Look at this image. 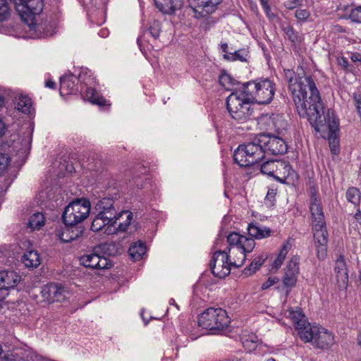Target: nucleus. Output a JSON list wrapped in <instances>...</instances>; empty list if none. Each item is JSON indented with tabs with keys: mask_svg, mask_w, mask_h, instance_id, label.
I'll list each match as a JSON object with an SVG mask.
<instances>
[{
	"mask_svg": "<svg viewBox=\"0 0 361 361\" xmlns=\"http://www.w3.org/2000/svg\"><path fill=\"white\" fill-rule=\"evenodd\" d=\"M286 75L298 114L307 118L317 132L325 131L326 129L329 130V146L331 152L337 154L339 143L336 134L338 131V120L334 111L329 109L323 116V106L319 91L312 78L305 75L302 68H298L296 73L288 71Z\"/></svg>",
	"mask_w": 361,
	"mask_h": 361,
	"instance_id": "1",
	"label": "nucleus"
},
{
	"mask_svg": "<svg viewBox=\"0 0 361 361\" xmlns=\"http://www.w3.org/2000/svg\"><path fill=\"white\" fill-rule=\"evenodd\" d=\"M310 209L312 219L313 236L317 257L319 259H324L327 255L328 232L321 201L316 196H312Z\"/></svg>",
	"mask_w": 361,
	"mask_h": 361,
	"instance_id": "2",
	"label": "nucleus"
},
{
	"mask_svg": "<svg viewBox=\"0 0 361 361\" xmlns=\"http://www.w3.org/2000/svg\"><path fill=\"white\" fill-rule=\"evenodd\" d=\"M228 243V259L233 267H240L245 261L247 252H250L255 246L253 239L238 233H231L227 236Z\"/></svg>",
	"mask_w": 361,
	"mask_h": 361,
	"instance_id": "3",
	"label": "nucleus"
},
{
	"mask_svg": "<svg viewBox=\"0 0 361 361\" xmlns=\"http://www.w3.org/2000/svg\"><path fill=\"white\" fill-rule=\"evenodd\" d=\"M252 102L249 94L243 87L242 90H235L227 97V109L231 116L237 121H242L248 118L252 111L250 103Z\"/></svg>",
	"mask_w": 361,
	"mask_h": 361,
	"instance_id": "4",
	"label": "nucleus"
},
{
	"mask_svg": "<svg viewBox=\"0 0 361 361\" xmlns=\"http://www.w3.org/2000/svg\"><path fill=\"white\" fill-rule=\"evenodd\" d=\"M263 157L262 147L259 144L257 137L253 142L240 145L234 152V159L240 166L253 165Z\"/></svg>",
	"mask_w": 361,
	"mask_h": 361,
	"instance_id": "5",
	"label": "nucleus"
},
{
	"mask_svg": "<svg viewBox=\"0 0 361 361\" xmlns=\"http://www.w3.org/2000/svg\"><path fill=\"white\" fill-rule=\"evenodd\" d=\"M243 87L249 94L252 102L255 101L261 104L269 103L275 93L274 84L268 79L250 82Z\"/></svg>",
	"mask_w": 361,
	"mask_h": 361,
	"instance_id": "6",
	"label": "nucleus"
},
{
	"mask_svg": "<svg viewBox=\"0 0 361 361\" xmlns=\"http://www.w3.org/2000/svg\"><path fill=\"white\" fill-rule=\"evenodd\" d=\"M90 202L85 199H78L71 202L63 214L64 224L75 226L84 221L90 212Z\"/></svg>",
	"mask_w": 361,
	"mask_h": 361,
	"instance_id": "7",
	"label": "nucleus"
},
{
	"mask_svg": "<svg viewBox=\"0 0 361 361\" xmlns=\"http://www.w3.org/2000/svg\"><path fill=\"white\" fill-rule=\"evenodd\" d=\"M229 322L227 314L221 308H209L198 318V324L207 330H220Z\"/></svg>",
	"mask_w": 361,
	"mask_h": 361,
	"instance_id": "8",
	"label": "nucleus"
},
{
	"mask_svg": "<svg viewBox=\"0 0 361 361\" xmlns=\"http://www.w3.org/2000/svg\"><path fill=\"white\" fill-rule=\"evenodd\" d=\"M300 274V258L298 256L292 257L286 264L283 270L282 283L286 289V296L290 293L298 282Z\"/></svg>",
	"mask_w": 361,
	"mask_h": 361,
	"instance_id": "9",
	"label": "nucleus"
},
{
	"mask_svg": "<svg viewBox=\"0 0 361 361\" xmlns=\"http://www.w3.org/2000/svg\"><path fill=\"white\" fill-rule=\"evenodd\" d=\"M231 267L233 265L226 251H217L214 253L210 267L214 276L220 279L225 278L230 274Z\"/></svg>",
	"mask_w": 361,
	"mask_h": 361,
	"instance_id": "10",
	"label": "nucleus"
},
{
	"mask_svg": "<svg viewBox=\"0 0 361 361\" xmlns=\"http://www.w3.org/2000/svg\"><path fill=\"white\" fill-rule=\"evenodd\" d=\"M257 141L262 147L263 155L266 152L271 154H281L285 153L287 150L286 142L279 137L261 134L258 135Z\"/></svg>",
	"mask_w": 361,
	"mask_h": 361,
	"instance_id": "11",
	"label": "nucleus"
},
{
	"mask_svg": "<svg viewBox=\"0 0 361 361\" xmlns=\"http://www.w3.org/2000/svg\"><path fill=\"white\" fill-rule=\"evenodd\" d=\"M189 6L197 18L213 13L221 0H188Z\"/></svg>",
	"mask_w": 361,
	"mask_h": 361,
	"instance_id": "12",
	"label": "nucleus"
},
{
	"mask_svg": "<svg viewBox=\"0 0 361 361\" xmlns=\"http://www.w3.org/2000/svg\"><path fill=\"white\" fill-rule=\"evenodd\" d=\"M20 276L13 271L0 272V300L8 295L9 288H14L20 281Z\"/></svg>",
	"mask_w": 361,
	"mask_h": 361,
	"instance_id": "13",
	"label": "nucleus"
},
{
	"mask_svg": "<svg viewBox=\"0 0 361 361\" xmlns=\"http://www.w3.org/2000/svg\"><path fill=\"white\" fill-rule=\"evenodd\" d=\"M82 265L95 269H106L111 267V262L104 257L96 253L84 255L80 258Z\"/></svg>",
	"mask_w": 361,
	"mask_h": 361,
	"instance_id": "14",
	"label": "nucleus"
},
{
	"mask_svg": "<svg viewBox=\"0 0 361 361\" xmlns=\"http://www.w3.org/2000/svg\"><path fill=\"white\" fill-rule=\"evenodd\" d=\"M95 210L99 216H103L105 221H113L116 216V211L114 207V201L111 198H103L99 200L96 206Z\"/></svg>",
	"mask_w": 361,
	"mask_h": 361,
	"instance_id": "15",
	"label": "nucleus"
},
{
	"mask_svg": "<svg viewBox=\"0 0 361 361\" xmlns=\"http://www.w3.org/2000/svg\"><path fill=\"white\" fill-rule=\"evenodd\" d=\"M41 295L43 301L50 304L65 299L64 290L56 284H49L42 288Z\"/></svg>",
	"mask_w": 361,
	"mask_h": 361,
	"instance_id": "16",
	"label": "nucleus"
},
{
	"mask_svg": "<svg viewBox=\"0 0 361 361\" xmlns=\"http://www.w3.org/2000/svg\"><path fill=\"white\" fill-rule=\"evenodd\" d=\"M334 343V335L327 329L318 326L317 331L312 341V344L317 348L326 349Z\"/></svg>",
	"mask_w": 361,
	"mask_h": 361,
	"instance_id": "17",
	"label": "nucleus"
},
{
	"mask_svg": "<svg viewBox=\"0 0 361 361\" xmlns=\"http://www.w3.org/2000/svg\"><path fill=\"white\" fill-rule=\"evenodd\" d=\"M334 273L338 288H345L348 281V274L346 263L343 256H339L336 259Z\"/></svg>",
	"mask_w": 361,
	"mask_h": 361,
	"instance_id": "18",
	"label": "nucleus"
},
{
	"mask_svg": "<svg viewBox=\"0 0 361 361\" xmlns=\"http://www.w3.org/2000/svg\"><path fill=\"white\" fill-rule=\"evenodd\" d=\"M82 233V230L80 227H73L67 226L61 227L56 230V234L59 238L64 242L69 243L78 239Z\"/></svg>",
	"mask_w": 361,
	"mask_h": 361,
	"instance_id": "19",
	"label": "nucleus"
},
{
	"mask_svg": "<svg viewBox=\"0 0 361 361\" xmlns=\"http://www.w3.org/2000/svg\"><path fill=\"white\" fill-rule=\"evenodd\" d=\"M300 324L295 329L299 338L305 343H312L319 326H312L308 321H302Z\"/></svg>",
	"mask_w": 361,
	"mask_h": 361,
	"instance_id": "20",
	"label": "nucleus"
},
{
	"mask_svg": "<svg viewBox=\"0 0 361 361\" xmlns=\"http://www.w3.org/2000/svg\"><path fill=\"white\" fill-rule=\"evenodd\" d=\"M275 172L274 178L281 183L287 180H293L295 177V172L292 170L290 166L282 161H278L277 169Z\"/></svg>",
	"mask_w": 361,
	"mask_h": 361,
	"instance_id": "21",
	"label": "nucleus"
},
{
	"mask_svg": "<svg viewBox=\"0 0 361 361\" xmlns=\"http://www.w3.org/2000/svg\"><path fill=\"white\" fill-rule=\"evenodd\" d=\"M103 216H99L97 214L96 217L94 219L92 225L91 229L93 231H99L102 229L104 228V233L110 235L116 233V229L114 225L116 222L113 221H105Z\"/></svg>",
	"mask_w": 361,
	"mask_h": 361,
	"instance_id": "22",
	"label": "nucleus"
},
{
	"mask_svg": "<svg viewBox=\"0 0 361 361\" xmlns=\"http://www.w3.org/2000/svg\"><path fill=\"white\" fill-rule=\"evenodd\" d=\"M22 262L26 267L35 269L40 265L42 258L40 254L37 250H31L26 251L23 254Z\"/></svg>",
	"mask_w": 361,
	"mask_h": 361,
	"instance_id": "23",
	"label": "nucleus"
},
{
	"mask_svg": "<svg viewBox=\"0 0 361 361\" xmlns=\"http://www.w3.org/2000/svg\"><path fill=\"white\" fill-rule=\"evenodd\" d=\"M290 249V244L285 243L279 250L276 258L273 260L269 267V271L271 273H276L283 264L289 250Z\"/></svg>",
	"mask_w": 361,
	"mask_h": 361,
	"instance_id": "24",
	"label": "nucleus"
},
{
	"mask_svg": "<svg viewBox=\"0 0 361 361\" xmlns=\"http://www.w3.org/2000/svg\"><path fill=\"white\" fill-rule=\"evenodd\" d=\"M133 213L128 210H123L117 214L114 219V220H116V224L119 221L118 227H116V233L118 231H126L133 220Z\"/></svg>",
	"mask_w": 361,
	"mask_h": 361,
	"instance_id": "25",
	"label": "nucleus"
},
{
	"mask_svg": "<svg viewBox=\"0 0 361 361\" xmlns=\"http://www.w3.org/2000/svg\"><path fill=\"white\" fill-rule=\"evenodd\" d=\"M156 6L163 13H171L180 7V0H154Z\"/></svg>",
	"mask_w": 361,
	"mask_h": 361,
	"instance_id": "26",
	"label": "nucleus"
},
{
	"mask_svg": "<svg viewBox=\"0 0 361 361\" xmlns=\"http://www.w3.org/2000/svg\"><path fill=\"white\" fill-rule=\"evenodd\" d=\"M247 231L250 235L255 238L256 239H263L268 238L271 234V230L265 226H259L254 224H250L247 228Z\"/></svg>",
	"mask_w": 361,
	"mask_h": 361,
	"instance_id": "27",
	"label": "nucleus"
},
{
	"mask_svg": "<svg viewBox=\"0 0 361 361\" xmlns=\"http://www.w3.org/2000/svg\"><path fill=\"white\" fill-rule=\"evenodd\" d=\"M15 106L18 111L23 114H30L32 102L27 96L20 95L16 97Z\"/></svg>",
	"mask_w": 361,
	"mask_h": 361,
	"instance_id": "28",
	"label": "nucleus"
},
{
	"mask_svg": "<svg viewBox=\"0 0 361 361\" xmlns=\"http://www.w3.org/2000/svg\"><path fill=\"white\" fill-rule=\"evenodd\" d=\"M45 224V217L41 212L33 214L28 219L27 226L30 231L39 230Z\"/></svg>",
	"mask_w": 361,
	"mask_h": 361,
	"instance_id": "29",
	"label": "nucleus"
},
{
	"mask_svg": "<svg viewBox=\"0 0 361 361\" xmlns=\"http://www.w3.org/2000/svg\"><path fill=\"white\" fill-rule=\"evenodd\" d=\"M72 75L63 76L60 80V94L61 95L71 94L75 87Z\"/></svg>",
	"mask_w": 361,
	"mask_h": 361,
	"instance_id": "30",
	"label": "nucleus"
},
{
	"mask_svg": "<svg viewBox=\"0 0 361 361\" xmlns=\"http://www.w3.org/2000/svg\"><path fill=\"white\" fill-rule=\"evenodd\" d=\"M128 252L134 260H138L146 253V247L141 243H135L130 247Z\"/></svg>",
	"mask_w": 361,
	"mask_h": 361,
	"instance_id": "31",
	"label": "nucleus"
},
{
	"mask_svg": "<svg viewBox=\"0 0 361 361\" xmlns=\"http://www.w3.org/2000/svg\"><path fill=\"white\" fill-rule=\"evenodd\" d=\"M85 97L91 103L99 106L105 105L106 103V99H104L102 97L99 96L94 89L92 88L87 89Z\"/></svg>",
	"mask_w": 361,
	"mask_h": 361,
	"instance_id": "32",
	"label": "nucleus"
},
{
	"mask_svg": "<svg viewBox=\"0 0 361 361\" xmlns=\"http://www.w3.org/2000/svg\"><path fill=\"white\" fill-rule=\"evenodd\" d=\"M219 83L226 90L235 92L233 86L235 84V81L230 75L222 73L219 77Z\"/></svg>",
	"mask_w": 361,
	"mask_h": 361,
	"instance_id": "33",
	"label": "nucleus"
},
{
	"mask_svg": "<svg viewBox=\"0 0 361 361\" xmlns=\"http://www.w3.org/2000/svg\"><path fill=\"white\" fill-rule=\"evenodd\" d=\"M277 160L266 161L262 165L261 171L264 174L274 177L276 173L275 171L277 169Z\"/></svg>",
	"mask_w": 361,
	"mask_h": 361,
	"instance_id": "34",
	"label": "nucleus"
},
{
	"mask_svg": "<svg viewBox=\"0 0 361 361\" xmlns=\"http://www.w3.org/2000/svg\"><path fill=\"white\" fill-rule=\"evenodd\" d=\"M288 317L293 321V323L294 324L295 326V329H296L297 327H298L300 324H301L300 323H302V321L307 322L305 316L299 310H290Z\"/></svg>",
	"mask_w": 361,
	"mask_h": 361,
	"instance_id": "35",
	"label": "nucleus"
},
{
	"mask_svg": "<svg viewBox=\"0 0 361 361\" xmlns=\"http://www.w3.org/2000/svg\"><path fill=\"white\" fill-rule=\"evenodd\" d=\"M346 198L349 202L357 205L360 200V192L356 188H350L346 192Z\"/></svg>",
	"mask_w": 361,
	"mask_h": 361,
	"instance_id": "36",
	"label": "nucleus"
},
{
	"mask_svg": "<svg viewBox=\"0 0 361 361\" xmlns=\"http://www.w3.org/2000/svg\"><path fill=\"white\" fill-rule=\"evenodd\" d=\"M274 130L281 133L286 128L287 123L282 116L273 114Z\"/></svg>",
	"mask_w": 361,
	"mask_h": 361,
	"instance_id": "37",
	"label": "nucleus"
},
{
	"mask_svg": "<svg viewBox=\"0 0 361 361\" xmlns=\"http://www.w3.org/2000/svg\"><path fill=\"white\" fill-rule=\"evenodd\" d=\"M9 16V8L6 0H0V21L5 20Z\"/></svg>",
	"mask_w": 361,
	"mask_h": 361,
	"instance_id": "38",
	"label": "nucleus"
},
{
	"mask_svg": "<svg viewBox=\"0 0 361 361\" xmlns=\"http://www.w3.org/2000/svg\"><path fill=\"white\" fill-rule=\"evenodd\" d=\"M260 123L262 125L269 130H274V119L272 115H265L260 118Z\"/></svg>",
	"mask_w": 361,
	"mask_h": 361,
	"instance_id": "39",
	"label": "nucleus"
},
{
	"mask_svg": "<svg viewBox=\"0 0 361 361\" xmlns=\"http://www.w3.org/2000/svg\"><path fill=\"white\" fill-rule=\"evenodd\" d=\"M350 18L357 23H361V6L351 10Z\"/></svg>",
	"mask_w": 361,
	"mask_h": 361,
	"instance_id": "40",
	"label": "nucleus"
},
{
	"mask_svg": "<svg viewBox=\"0 0 361 361\" xmlns=\"http://www.w3.org/2000/svg\"><path fill=\"white\" fill-rule=\"evenodd\" d=\"M267 258V254H262L259 256L257 258L255 259L252 262L255 265V267L252 269V272H256L257 269L264 264V261Z\"/></svg>",
	"mask_w": 361,
	"mask_h": 361,
	"instance_id": "41",
	"label": "nucleus"
},
{
	"mask_svg": "<svg viewBox=\"0 0 361 361\" xmlns=\"http://www.w3.org/2000/svg\"><path fill=\"white\" fill-rule=\"evenodd\" d=\"M295 16L300 20H306L310 16V12L307 9H297Z\"/></svg>",
	"mask_w": 361,
	"mask_h": 361,
	"instance_id": "42",
	"label": "nucleus"
},
{
	"mask_svg": "<svg viewBox=\"0 0 361 361\" xmlns=\"http://www.w3.org/2000/svg\"><path fill=\"white\" fill-rule=\"evenodd\" d=\"M10 164V158L8 155L0 154V173L4 171Z\"/></svg>",
	"mask_w": 361,
	"mask_h": 361,
	"instance_id": "43",
	"label": "nucleus"
},
{
	"mask_svg": "<svg viewBox=\"0 0 361 361\" xmlns=\"http://www.w3.org/2000/svg\"><path fill=\"white\" fill-rule=\"evenodd\" d=\"M279 279L276 276H270L262 284V290H267L279 282Z\"/></svg>",
	"mask_w": 361,
	"mask_h": 361,
	"instance_id": "44",
	"label": "nucleus"
},
{
	"mask_svg": "<svg viewBox=\"0 0 361 361\" xmlns=\"http://www.w3.org/2000/svg\"><path fill=\"white\" fill-rule=\"evenodd\" d=\"M268 1L269 0H261L260 3L268 18L273 19L275 18V15L271 12V8L268 4Z\"/></svg>",
	"mask_w": 361,
	"mask_h": 361,
	"instance_id": "45",
	"label": "nucleus"
},
{
	"mask_svg": "<svg viewBox=\"0 0 361 361\" xmlns=\"http://www.w3.org/2000/svg\"><path fill=\"white\" fill-rule=\"evenodd\" d=\"M243 344L244 348L249 351L255 350L257 347L256 343L252 340H250L248 338L243 340Z\"/></svg>",
	"mask_w": 361,
	"mask_h": 361,
	"instance_id": "46",
	"label": "nucleus"
},
{
	"mask_svg": "<svg viewBox=\"0 0 361 361\" xmlns=\"http://www.w3.org/2000/svg\"><path fill=\"white\" fill-rule=\"evenodd\" d=\"M353 99L355 102L356 108L360 114H361V96L357 93L353 94Z\"/></svg>",
	"mask_w": 361,
	"mask_h": 361,
	"instance_id": "47",
	"label": "nucleus"
},
{
	"mask_svg": "<svg viewBox=\"0 0 361 361\" xmlns=\"http://www.w3.org/2000/svg\"><path fill=\"white\" fill-rule=\"evenodd\" d=\"M299 4V0L287 1L284 3V6L288 9H293Z\"/></svg>",
	"mask_w": 361,
	"mask_h": 361,
	"instance_id": "48",
	"label": "nucleus"
},
{
	"mask_svg": "<svg viewBox=\"0 0 361 361\" xmlns=\"http://www.w3.org/2000/svg\"><path fill=\"white\" fill-rule=\"evenodd\" d=\"M254 267H255V265L252 262L248 267H247L244 269V274L247 276H250V275L253 274L255 273V272H252V269Z\"/></svg>",
	"mask_w": 361,
	"mask_h": 361,
	"instance_id": "49",
	"label": "nucleus"
},
{
	"mask_svg": "<svg viewBox=\"0 0 361 361\" xmlns=\"http://www.w3.org/2000/svg\"><path fill=\"white\" fill-rule=\"evenodd\" d=\"M276 193V190L275 189H269L268 190V192H267L266 198L268 199V200H271L275 197Z\"/></svg>",
	"mask_w": 361,
	"mask_h": 361,
	"instance_id": "50",
	"label": "nucleus"
},
{
	"mask_svg": "<svg viewBox=\"0 0 361 361\" xmlns=\"http://www.w3.org/2000/svg\"><path fill=\"white\" fill-rule=\"evenodd\" d=\"M351 60L354 62L361 61V54H353L351 56Z\"/></svg>",
	"mask_w": 361,
	"mask_h": 361,
	"instance_id": "51",
	"label": "nucleus"
},
{
	"mask_svg": "<svg viewBox=\"0 0 361 361\" xmlns=\"http://www.w3.org/2000/svg\"><path fill=\"white\" fill-rule=\"evenodd\" d=\"M5 124L0 118V137L4 134Z\"/></svg>",
	"mask_w": 361,
	"mask_h": 361,
	"instance_id": "52",
	"label": "nucleus"
},
{
	"mask_svg": "<svg viewBox=\"0 0 361 361\" xmlns=\"http://www.w3.org/2000/svg\"><path fill=\"white\" fill-rule=\"evenodd\" d=\"M0 361H13V359L8 355L4 354L3 356L0 357Z\"/></svg>",
	"mask_w": 361,
	"mask_h": 361,
	"instance_id": "53",
	"label": "nucleus"
},
{
	"mask_svg": "<svg viewBox=\"0 0 361 361\" xmlns=\"http://www.w3.org/2000/svg\"><path fill=\"white\" fill-rule=\"evenodd\" d=\"M56 83L52 80H48L46 82V86L49 88H54Z\"/></svg>",
	"mask_w": 361,
	"mask_h": 361,
	"instance_id": "54",
	"label": "nucleus"
},
{
	"mask_svg": "<svg viewBox=\"0 0 361 361\" xmlns=\"http://www.w3.org/2000/svg\"><path fill=\"white\" fill-rule=\"evenodd\" d=\"M354 218L361 225V212L356 213Z\"/></svg>",
	"mask_w": 361,
	"mask_h": 361,
	"instance_id": "55",
	"label": "nucleus"
},
{
	"mask_svg": "<svg viewBox=\"0 0 361 361\" xmlns=\"http://www.w3.org/2000/svg\"><path fill=\"white\" fill-rule=\"evenodd\" d=\"M232 59H240V61H243L244 60V58L242 57V56H240V55L238 54V53H235L234 54H232V56H231Z\"/></svg>",
	"mask_w": 361,
	"mask_h": 361,
	"instance_id": "56",
	"label": "nucleus"
},
{
	"mask_svg": "<svg viewBox=\"0 0 361 361\" xmlns=\"http://www.w3.org/2000/svg\"><path fill=\"white\" fill-rule=\"evenodd\" d=\"M4 104V97L0 94V110L3 108Z\"/></svg>",
	"mask_w": 361,
	"mask_h": 361,
	"instance_id": "57",
	"label": "nucleus"
},
{
	"mask_svg": "<svg viewBox=\"0 0 361 361\" xmlns=\"http://www.w3.org/2000/svg\"><path fill=\"white\" fill-rule=\"evenodd\" d=\"M228 44L224 43L221 44V49L224 53L227 52Z\"/></svg>",
	"mask_w": 361,
	"mask_h": 361,
	"instance_id": "58",
	"label": "nucleus"
},
{
	"mask_svg": "<svg viewBox=\"0 0 361 361\" xmlns=\"http://www.w3.org/2000/svg\"><path fill=\"white\" fill-rule=\"evenodd\" d=\"M151 34L153 35V37H159V31L157 30L155 32H153L152 30H151Z\"/></svg>",
	"mask_w": 361,
	"mask_h": 361,
	"instance_id": "59",
	"label": "nucleus"
},
{
	"mask_svg": "<svg viewBox=\"0 0 361 361\" xmlns=\"http://www.w3.org/2000/svg\"><path fill=\"white\" fill-rule=\"evenodd\" d=\"M358 343L361 346V333L358 336Z\"/></svg>",
	"mask_w": 361,
	"mask_h": 361,
	"instance_id": "60",
	"label": "nucleus"
},
{
	"mask_svg": "<svg viewBox=\"0 0 361 361\" xmlns=\"http://www.w3.org/2000/svg\"><path fill=\"white\" fill-rule=\"evenodd\" d=\"M3 350H2V348L0 346V357H1L3 356Z\"/></svg>",
	"mask_w": 361,
	"mask_h": 361,
	"instance_id": "61",
	"label": "nucleus"
},
{
	"mask_svg": "<svg viewBox=\"0 0 361 361\" xmlns=\"http://www.w3.org/2000/svg\"><path fill=\"white\" fill-rule=\"evenodd\" d=\"M224 58H225V59H230V57H229L227 54H225V55H224Z\"/></svg>",
	"mask_w": 361,
	"mask_h": 361,
	"instance_id": "62",
	"label": "nucleus"
},
{
	"mask_svg": "<svg viewBox=\"0 0 361 361\" xmlns=\"http://www.w3.org/2000/svg\"><path fill=\"white\" fill-rule=\"evenodd\" d=\"M267 361H276V360L274 358H270V359H268Z\"/></svg>",
	"mask_w": 361,
	"mask_h": 361,
	"instance_id": "63",
	"label": "nucleus"
},
{
	"mask_svg": "<svg viewBox=\"0 0 361 361\" xmlns=\"http://www.w3.org/2000/svg\"><path fill=\"white\" fill-rule=\"evenodd\" d=\"M164 1H165L166 3H167V2H169V1L170 3H172V1H171V0H164Z\"/></svg>",
	"mask_w": 361,
	"mask_h": 361,
	"instance_id": "64",
	"label": "nucleus"
}]
</instances>
